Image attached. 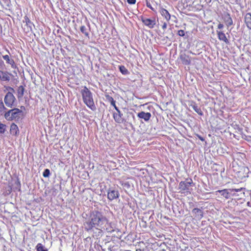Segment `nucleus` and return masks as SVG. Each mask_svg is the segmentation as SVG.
Masks as SVG:
<instances>
[{
	"label": "nucleus",
	"mask_w": 251,
	"mask_h": 251,
	"mask_svg": "<svg viewBox=\"0 0 251 251\" xmlns=\"http://www.w3.org/2000/svg\"><path fill=\"white\" fill-rule=\"evenodd\" d=\"M85 230L93 233V236L97 238L101 237L104 231L107 232H119L115 230L112 224L109 222L106 217L102 215L98 211H94L90 213L88 219L84 223Z\"/></svg>",
	"instance_id": "f257e3e1"
},
{
	"label": "nucleus",
	"mask_w": 251,
	"mask_h": 251,
	"mask_svg": "<svg viewBox=\"0 0 251 251\" xmlns=\"http://www.w3.org/2000/svg\"><path fill=\"white\" fill-rule=\"evenodd\" d=\"M80 94L84 103L92 111H96L97 109L95 104L93 95L92 92L86 86H82Z\"/></svg>",
	"instance_id": "f03ea898"
},
{
	"label": "nucleus",
	"mask_w": 251,
	"mask_h": 251,
	"mask_svg": "<svg viewBox=\"0 0 251 251\" xmlns=\"http://www.w3.org/2000/svg\"><path fill=\"white\" fill-rule=\"evenodd\" d=\"M233 176L237 183H242L249 177L250 170L246 166H233Z\"/></svg>",
	"instance_id": "7ed1b4c3"
},
{
	"label": "nucleus",
	"mask_w": 251,
	"mask_h": 251,
	"mask_svg": "<svg viewBox=\"0 0 251 251\" xmlns=\"http://www.w3.org/2000/svg\"><path fill=\"white\" fill-rule=\"evenodd\" d=\"M23 112L17 108H15L6 112L4 115L5 119L9 121H19L22 116Z\"/></svg>",
	"instance_id": "20e7f679"
},
{
	"label": "nucleus",
	"mask_w": 251,
	"mask_h": 251,
	"mask_svg": "<svg viewBox=\"0 0 251 251\" xmlns=\"http://www.w3.org/2000/svg\"><path fill=\"white\" fill-rule=\"evenodd\" d=\"M195 186V183L191 178H186L184 181H181L178 185L179 192L181 194H190V187Z\"/></svg>",
	"instance_id": "39448f33"
},
{
	"label": "nucleus",
	"mask_w": 251,
	"mask_h": 251,
	"mask_svg": "<svg viewBox=\"0 0 251 251\" xmlns=\"http://www.w3.org/2000/svg\"><path fill=\"white\" fill-rule=\"evenodd\" d=\"M184 4L193 11H200L202 8L200 0H183Z\"/></svg>",
	"instance_id": "423d86ee"
},
{
	"label": "nucleus",
	"mask_w": 251,
	"mask_h": 251,
	"mask_svg": "<svg viewBox=\"0 0 251 251\" xmlns=\"http://www.w3.org/2000/svg\"><path fill=\"white\" fill-rule=\"evenodd\" d=\"M16 100V98L12 93L8 92L5 95L4 101L6 105L10 108H12L14 106V102Z\"/></svg>",
	"instance_id": "0eeeda50"
},
{
	"label": "nucleus",
	"mask_w": 251,
	"mask_h": 251,
	"mask_svg": "<svg viewBox=\"0 0 251 251\" xmlns=\"http://www.w3.org/2000/svg\"><path fill=\"white\" fill-rule=\"evenodd\" d=\"M116 236V240H114L115 242L112 241L109 246V250L110 251H121L120 249V235Z\"/></svg>",
	"instance_id": "6e6552de"
},
{
	"label": "nucleus",
	"mask_w": 251,
	"mask_h": 251,
	"mask_svg": "<svg viewBox=\"0 0 251 251\" xmlns=\"http://www.w3.org/2000/svg\"><path fill=\"white\" fill-rule=\"evenodd\" d=\"M141 20L146 26L150 28H153L156 24L155 18L154 17L150 19L141 17Z\"/></svg>",
	"instance_id": "1a4fd4ad"
},
{
	"label": "nucleus",
	"mask_w": 251,
	"mask_h": 251,
	"mask_svg": "<svg viewBox=\"0 0 251 251\" xmlns=\"http://www.w3.org/2000/svg\"><path fill=\"white\" fill-rule=\"evenodd\" d=\"M117 113H113V117L115 121L119 124H122L125 122V119L123 118V115L117 106V109H115Z\"/></svg>",
	"instance_id": "9d476101"
},
{
	"label": "nucleus",
	"mask_w": 251,
	"mask_h": 251,
	"mask_svg": "<svg viewBox=\"0 0 251 251\" xmlns=\"http://www.w3.org/2000/svg\"><path fill=\"white\" fill-rule=\"evenodd\" d=\"M216 32L218 38L220 41L223 42L226 45L229 44V40L223 31L217 30Z\"/></svg>",
	"instance_id": "9b49d317"
},
{
	"label": "nucleus",
	"mask_w": 251,
	"mask_h": 251,
	"mask_svg": "<svg viewBox=\"0 0 251 251\" xmlns=\"http://www.w3.org/2000/svg\"><path fill=\"white\" fill-rule=\"evenodd\" d=\"M179 59L183 65H189L191 64V58L185 53H181L179 55Z\"/></svg>",
	"instance_id": "f8f14e48"
},
{
	"label": "nucleus",
	"mask_w": 251,
	"mask_h": 251,
	"mask_svg": "<svg viewBox=\"0 0 251 251\" xmlns=\"http://www.w3.org/2000/svg\"><path fill=\"white\" fill-rule=\"evenodd\" d=\"M119 197V193L118 191L109 189L108 190L107 193V198L108 199L112 201Z\"/></svg>",
	"instance_id": "ddd939ff"
},
{
	"label": "nucleus",
	"mask_w": 251,
	"mask_h": 251,
	"mask_svg": "<svg viewBox=\"0 0 251 251\" xmlns=\"http://www.w3.org/2000/svg\"><path fill=\"white\" fill-rule=\"evenodd\" d=\"M192 213L193 217L196 219L200 220L203 217V211L201 209L198 208H194L192 211Z\"/></svg>",
	"instance_id": "4468645a"
},
{
	"label": "nucleus",
	"mask_w": 251,
	"mask_h": 251,
	"mask_svg": "<svg viewBox=\"0 0 251 251\" xmlns=\"http://www.w3.org/2000/svg\"><path fill=\"white\" fill-rule=\"evenodd\" d=\"M137 117L140 119H144L146 122H148L151 119V115L150 112L141 111L137 114Z\"/></svg>",
	"instance_id": "2eb2a0df"
},
{
	"label": "nucleus",
	"mask_w": 251,
	"mask_h": 251,
	"mask_svg": "<svg viewBox=\"0 0 251 251\" xmlns=\"http://www.w3.org/2000/svg\"><path fill=\"white\" fill-rule=\"evenodd\" d=\"M10 133L11 135L15 136H17L19 134V127L14 123H12L10 125Z\"/></svg>",
	"instance_id": "dca6fc26"
},
{
	"label": "nucleus",
	"mask_w": 251,
	"mask_h": 251,
	"mask_svg": "<svg viewBox=\"0 0 251 251\" xmlns=\"http://www.w3.org/2000/svg\"><path fill=\"white\" fill-rule=\"evenodd\" d=\"M224 21L227 27L233 25V20L228 13L225 14L223 17Z\"/></svg>",
	"instance_id": "f3484780"
},
{
	"label": "nucleus",
	"mask_w": 251,
	"mask_h": 251,
	"mask_svg": "<svg viewBox=\"0 0 251 251\" xmlns=\"http://www.w3.org/2000/svg\"><path fill=\"white\" fill-rule=\"evenodd\" d=\"M159 12L162 17H163L167 21H169L171 19V15L168 11L163 7H161L159 9Z\"/></svg>",
	"instance_id": "a211bd4d"
},
{
	"label": "nucleus",
	"mask_w": 251,
	"mask_h": 251,
	"mask_svg": "<svg viewBox=\"0 0 251 251\" xmlns=\"http://www.w3.org/2000/svg\"><path fill=\"white\" fill-rule=\"evenodd\" d=\"M24 22L25 23V25L27 26V29L25 32H28L32 30V26L33 24L27 16L24 17Z\"/></svg>",
	"instance_id": "6ab92c4d"
},
{
	"label": "nucleus",
	"mask_w": 251,
	"mask_h": 251,
	"mask_svg": "<svg viewBox=\"0 0 251 251\" xmlns=\"http://www.w3.org/2000/svg\"><path fill=\"white\" fill-rule=\"evenodd\" d=\"M2 58L6 61L7 64L10 65L12 68L15 67V63L14 60L11 59L8 55H3Z\"/></svg>",
	"instance_id": "aec40b11"
},
{
	"label": "nucleus",
	"mask_w": 251,
	"mask_h": 251,
	"mask_svg": "<svg viewBox=\"0 0 251 251\" xmlns=\"http://www.w3.org/2000/svg\"><path fill=\"white\" fill-rule=\"evenodd\" d=\"M245 23L248 28L251 29V13H247L245 15Z\"/></svg>",
	"instance_id": "412c9836"
},
{
	"label": "nucleus",
	"mask_w": 251,
	"mask_h": 251,
	"mask_svg": "<svg viewBox=\"0 0 251 251\" xmlns=\"http://www.w3.org/2000/svg\"><path fill=\"white\" fill-rule=\"evenodd\" d=\"M193 109L197 112L199 115H202L203 114L202 111L201 109L198 106V105L194 101H192L190 105Z\"/></svg>",
	"instance_id": "4be33fe9"
},
{
	"label": "nucleus",
	"mask_w": 251,
	"mask_h": 251,
	"mask_svg": "<svg viewBox=\"0 0 251 251\" xmlns=\"http://www.w3.org/2000/svg\"><path fill=\"white\" fill-rule=\"evenodd\" d=\"M10 79L7 72L0 71V79L2 81H9Z\"/></svg>",
	"instance_id": "5701e85b"
},
{
	"label": "nucleus",
	"mask_w": 251,
	"mask_h": 251,
	"mask_svg": "<svg viewBox=\"0 0 251 251\" xmlns=\"http://www.w3.org/2000/svg\"><path fill=\"white\" fill-rule=\"evenodd\" d=\"M105 97L106 100L110 103L111 105L114 107L115 109H117L116 101L114 100V99L108 94H105Z\"/></svg>",
	"instance_id": "b1692460"
},
{
	"label": "nucleus",
	"mask_w": 251,
	"mask_h": 251,
	"mask_svg": "<svg viewBox=\"0 0 251 251\" xmlns=\"http://www.w3.org/2000/svg\"><path fill=\"white\" fill-rule=\"evenodd\" d=\"M220 193L221 194V195L223 196L226 199H228L229 198V193L228 192V190L227 189H224L223 190H219L216 192V193Z\"/></svg>",
	"instance_id": "393cba45"
},
{
	"label": "nucleus",
	"mask_w": 251,
	"mask_h": 251,
	"mask_svg": "<svg viewBox=\"0 0 251 251\" xmlns=\"http://www.w3.org/2000/svg\"><path fill=\"white\" fill-rule=\"evenodd\" d=\"M81 32L85 35V37L89 38V33L88 29L85 25H81L80 27Z\"/></svg>",
	"instance_id": "a878e982"
},
{
	"label": "nucleus",
	"mask_w": 251,
	"mask_h": 251,
	"mask_svg": "<svg viewBox=\"0 0 251 251\" xmlns=\"http://www.w3.org/2000/svg\"><path fill=\"white\" fill-rule=\"evenodd\" d=\"M36 251H48V249H47L42 244L38 243L36 246Z\"/></svg>",
	"instance_id": "bb28decb"
},
{
	"label": "nucleus",
	"mask_w": 251,
	"mask_h": 251,
	"mask_svg": "<svg viewBox=\"0 0 251 251\" xmlns=\"http://www.w3.org/2000/svg\"><path fill=\"white\" fill-rule=\"evenodd\" d=\"M119 70L121 73L124 75H127L128 73L127 69L124 65H121L119 67Z\"/></svg>",
	"instance_id": "cd10ccee"
},
{
	"label": "nucleus",
	"mask_w": 251,
	"mask_h": 251,
	"mask_svg": "<svg viewBox=\"0 0 251 251\" xmlns=\"http://www.w3.org/2000/svg\"><path fill=\"white\" fill-rule=\"evenodd\" d=\"M6 125L0 123V133L3 134L6 128Z\"/></svg>",
	"instance_id": "c85d7f7f"
},
{
	"label": "nucleus",
	"mask_w": 251,
	"mask_h": 251,
	"mask_svg": "<svg viewBox=\"0 0 251 251\" xmlns=\"http://www.w3.org/2000/svg\"><path fill=\"white\" fill-rule=\"evenodd\" d=\"M25 89L23 86H20L18 88V93L20 94L21 96H23L24 95Z\"/></svg>",
	"instance_id": "c756f323"
},
{
	"label": "nucleus",
	"mask_w": 251,
	"mask_h": 251,
	"mask_svg": "<svg viewBox=\"0 0 251 251\" xmlns=\"http://www.w3.org/2000/svg\"><path fill=\"white\" fill-rule=\"evenodd\" d=\"M50 175V171L48 169H46L44 170L43 176L45 177H49Z\"/></svg>",
	"instance_id": "7c9ffc66"
},
{
	"label": "nucleus",
	"mask_w": 251,
	"mask_h": 251,
	"mask_svg": "<svg viewBox=\"0 0 251 251\" xmlns=\"http://www.w3.org/2000/svg\"><path fill=\"white\" fill-rule=\"evenodd\" d=\"M245 188L241 187V188H238V189H229V190L231 192H240L242 190H245Z\"/></svg>",
	"instance_id": "2f4dec72"
},
{
	"label": "nucleus",
	"mask_w": 251,
	"mask_h": 251,
	"mask_svg": "<svg viewBox=\"0 0 251 251\" xmlns=\"http://www.w3.org/2000/svg\"><path fill=\"white\" fill-rule=\"evenodd\" d=\"M177 34L180 36H184L185 35V32L183 30L180 29L178 31Z\"/></svg>",
	"instance_id": "473e14b6"
},
{
	"label": "nucleus",
	"mask_w": 251,
	"mask_h": 251,
	"mask_svg": "<svg viewBox=\"0 0 251 251\" xmlns=\"http://www.w3.org/2000/svg\"><path fill=\"white\" fill-rule=\"evenodd\" d=\"M2 109H6V108L4 107L3 102L0 100V111Z\"/></svg>",
	"instance_id": "72a5a7b5"
},
{
	"label": "nucleus",
	"mask_w": 251,
	"mask_h": 251,
	"mask_svg": "<svg viewBox=\"0 0 251 251\" xmlns=\"http://www.w3.org/2000/svg\"><path fill=\"white\" fill-rule=\"evenodd\" d=\"M136 0H127V2L130 4H134L136 3Z\"/></svg>",
	"instance_id": "f704fd0d"
},
{
	"label": "nucleus",
	"mask_w": 251,
	"mask_h": 251,
	"mask_svg": "<svg viewBox=\"0 0 251 251\" xmlns=\"http://www.w3.org/2000/svg\"><path fill=\"white\" fill-rule=\"evenodd\" d=\"M167 27V23H166L164 22V23H163V24L162 25V28L164 30H166V29Z\"/></svg>",
	"instance_id": "c9c22d12"
},
{
	"label": "nucleus",
	"mask_w": 251,
	"mask_h": 251,
	"mask_svg": "<svg viewBox=\"0 0 251 251\" xmlns=\"http://www.w3.org/2000/svg\"><path fill=\"white\" fill-rule=\"evenodd\" d=\"M147 6L151 9L152 11H154L153 8L151 6L150 3L147 2Z\"/></svg>",
	"instance_id": "e433bc0d"
},
{
	"label": "nucleus",
	"mask_w": 251,
	"mask_h": 251,
	"mask_svg": "<svg viewBox=\"0 0 251 251\" xmlns=\"http://www.w3.org/2000/svg\"><path fill=\"white\" fill-rule=\"evenodd\" d=\"M224 27V25L221 24V23H220L219 24H218V28L219 29H223Z\"/></svg>",
	"instance_id": "4c0bfd02"
},
{
	"label": "nucleus",
	"mask_w": 251,
	"mask_h": 251,
	"mask_svg": "<svg viewBox=\"0 0 251 251\" xmlns=\"http://www.w3.org/2000/svg\"><path fill=\"white\" fill-rule=\"evenodd\" d=\"M197 136L199 138V139L200 140H201V141H203L204 140V138L202 137H201V136L197 135Z\"/></svg>",
	"instance_id": "58836bf2"
},
{
	"label": "nucleus",
	"mask_w": 251,
	"mask_h": 251,
	"mask_svg": "<svg viewBox=\"0 0 251 251\" xmlns=\"http://www.w3.org/2000/svg\"><path fill=\"white\" fill-rule=\"evenodd\" d=\"M247 206H251V203H250V201H248V202L247 203Z\"/></svg>",
	"instance_id": "ea45409f"
},
{
	"label": "nucleus",
	"mask_w": 251,
	"mask_h": 251,
	"mask_svg": "<svg viewBox=\"0 0 251 251\" xmlns=\"http://www.w3.org/2000/svg\"><path fill=\"white\" fill-rule=\"evenodd\" d=\"M112 237H114V240H113V242H114V241H115L114 240H116V237H115V236H112Z\"/></svg>",
	"instance_id": "a19ab883"
}]
</instances>
